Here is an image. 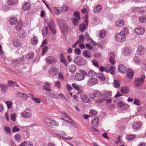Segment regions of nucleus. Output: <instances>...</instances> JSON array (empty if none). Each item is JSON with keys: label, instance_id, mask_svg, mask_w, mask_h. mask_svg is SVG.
Masks as SVG:
<instances>
[{"label": "nucleus", "instance_id": "ddd939ff", "mask_svg": "<svg viewBox=\"0 0 146 146\" xmlns=\"http://www.w3.org/2000/svg\"><path fill=\"white\" fill-rule=\"evenodd\" d=\"M84 60V59L80 56H76L74 58L73 60V62L79 66L82 65V64L80 63V62Z\"/></svg>", "mask_w": 146, "mask_h": 146}, {"label": "nucleus", "instance_id": "79ce46f5", "mask_svg": "<svg viewBox=\"0 0 146 146\" xmlns=\"http://www.w3.org/2000/svg\"><path fill=\"white\" fill-rule=\"evenodd\" d=\"M129 32V29L126 27H123L122 30L120 32L121 33L124 34L125 35L128 34Z\"/></svg>", "mask_w": 146, "mask_h": 146}, {"label": "nucleus", "instance_id": "4c0bfd02", "mask_svg": "<svg viewBox=\"0 0 146 146\" xmlns=\"http://www.w3.org/2000/svg\"><path fill=\"white\" fill-rule=\"evenodd\" d=\"M18 3V0H8V4L9 5H15Z\"/></svg>", "mask_w": 146, "mask_h": 146}, {"label": "nucleus", "instance_id": "774afa93", "mask_svg": "<svg viewBox=\"0 0 146 146\" xmlns=\"http://www.w3.org/2000/svg\"><path fill=\"white\" fill-rule=\"evenodd\" d=\"M90 114H91V115H95L97 114V111L96 110H91L89 113Z\"/></svg>", "mask_w": 146, "mask_h": 146}, {"label": "nucleus", "instance_id": "f704fd0d", "mask_svg": "<svg viewBox=\"0 0 146 146\" xmlns=\"http://www.w3.org/2000/svg\"><path fill=\"white\" fill-rule=\"evenodd\" d=\"M62 7H55L54 9V11L56 14L59 15L60 13L62 12Z\"/></svg>", "mask_w": 146, "mask_h": 146}, {"label": "nucleus", "instance_id": "473e14b6", "mask_svg": "<svg viewBox=\"0 0 146 146\" xmlns=\"http://www.w3.org/2000/svg\"><path fill=\"white\" fill-rule=\"evenodd\" d=\"M24 61L23 56H22L20 58L19 60H17L14 61L13 63V64L15 66H17L18 65L20 64L21 62H22Z\"/></svg>", "mask_w": 146, "mask_h": 146}, {"label": "nucleus", "instance_id": "b1692460", "mask_svg": "<svg viewBox=\"0 0 146 146\" xmlns=\"http://www.w3.org/2000/svg\"><path fill=\"white\" fill-rule=\"evenodd\" d=\"M96 76L99 79L102 81H104L106 80V77L102 73H98L96 74Z\"/></svg>", "mask_w": 146, "mask_h": 146}, {"label": "nucleus", "instance_id": "8fccbe9b", "mask_svg": "<svg viewBox=\"0 0 146 146\" xmlns=\"http://www.w3.org/2000/svg\"><path fill=\"white\" fill-rule=\"evenodd\" d=\"M132 9L133 11L135 12H143V11L142 10V9L141 8L136 7L133 8Z\"/></svg>", "mask_w": 146, "mask_h": 146}, {"label": "nucleus", "instance_id": "6e6d98bb", "mask_svg": "<svg viewBox=\"0 0 146 146\" xmlns=\"http://www.w3.org/2000/svg\"><path fill=\"white\" fill-rule=\"evenodd\" d=\"M99 70L101 72L105 71L106 72H109L108 69L105 67L101 66L99 68Z\"/></svg>", "mask_w": 146, "mask_h": 146}, {"label": "nucleus", "instance_id": "69168bd1", "mask_svg": "<svg viewBox=\"0 0 146 146\" xmlns=\"http://www.w3.org/2000/svg\"><path fill=\"white\" fill-rule=\"evenodd\" d=\"M32 100L38 104L40 103L41 102L40 99L38 98H36L34 97H33V98H32Z\"/></svg>", "mask_w": 146, "mask_h": 146}, {"label": "nucleus", "instance_id": "3c124183", "mask_svg": "<svg viewBox=\"0 0 146 146\" xmlns=\"http://www.w3.org/2000/svg\"><path fill=\"white\" fill-rule=\"evenodd\" d=\"M94 75L96 76V72L94 70H90L87 73V76H93Z\"/></svg>", "mask_w": 146, "mask_h": 146}, {"label": "nucleus", "instance_id": "1a4fd4ad", "mask_svg": "<svg viewBox=\"0 0 146 146\" xmlns=\"http://www.w3.org/2000/svg\"><path fill=\"white\" fill-rule=\"evenodd\" d=\"M97 83L98 80L95 78H91L87 81V84L90 87L96 84Z\"/></svg>", "mask_w": 146, "mask_h": 146}, {"label": "nucleus", "instance_id": "864d4df0", "mask_svg": "<svg viewBox=\"0 0 146 146\" xmlns=\"http://www.w3.org/2000/svg\"><path fill=\"white\" fill-rule=\"evenodd\" d=\"M129 108V106L127 104H124L120 110L122 111L126 110Z\"/></svg>", "mask_w": 146, "mask_h": 146}, {"label": "nucleus", "instance_id": "a19ab883", "mask_svg": "<svg viewBox=\"0 0 146 146\" xmlns=\"http://www.w3.org/2000/svg\"><path fill=\"white\" fill-rule=\"evenodd\" d=\"M13 45L15 47H19L20 46V42L18 39L14 40L13 41Z\"/></svg>", "mask_w": 146, "mask_h": 146}, {"label": "nucleus", "instance_id": "ea45409f", "mask_svg": "<svg viewBox=\"0 0 146 146\" xmlns=\"http://www.w3.org/2000/svg\"><path fill=\"white\" fill-rule=\"evenodd\" d=\"M139 21L141 23H146V15L141 16L139 17Z\"/></svg>", "mask_w": 146, "mask_h": 146}, {"label": "nucleus", "instance_id": "0eeeda50", "mask_svg": "<svg viewBox=\"0 0 146 146\" xmlns=\"http://www.w3.org/2000/svg\"><path fill=\"white\" fill-rule=\"evenodd\" d=\"M62 113L64 118H61L62 119L64 120L69 123H71L72 125H73L74 124V121L69 117L67 114L65 113L64 112H62Z\"/></svg>", "mask_w": 146, "mask_h": 146}, {"label": "nucleus", "instance_id": "9d476101", "mask_svg": "<svg viewBox=\"0 0 146 146\" xmlns=\"http://www.w3.org/2000/svg\"><path fill=\"white\" fill-rule=\"evenodd\" d=\"M46 122L47 125L49 126L53 127L57 125L56 121L53 119H48L46 120Z\"/></svg>", "mask_w": 146, "mask_h": 146}, {"label": "nucleus", "instance_id": "7ed1b4c3", "mask_svg": "<svg viewBox=\"0 0 146 146\" xmlns=\"http://www.w3.org/2000/svg\"><path fill=\"white\" fill-rule=\"evenodd\" d=\"M145 76L144 74H142L134 80V84L137 86H141L143 84Z\"/></svg>", "mask_w": 146, "mask_h": 146}, {"label": "nucleus", "instance_id": "9b49d317", "mask_svg": "<svg viewBox=\"0 0 146 146\" xmlns=\"http://www.w3.org/2000/svg\"><path fill=\"white\" fill-rule=\"evenodd\" d=\"M0 88L1 92L5 94L8 88V86L4 83L0 84Z\"/></svg>", "mask_w": 146, "mask_h": 146}, {"label": "nucleus", "instance_id": "6ab92c4d", "mask_svg": "<svg viewBox=\"0 0 146 146\" xmlns=\"http://www.w3.org/2000/svg\"><path fill=\"white\" fill-rule=\"evenodd\" d=\"M76 66L73 64L70 65L68 67L69 71L72 74L76 72Z\"/></svg>", "mask_w": 146, "mask_h": 146}, {"label": "nucleus", "instance_id": "cd10ccee", "mask_svg": "<svg viewBox=\"0 0 146 146\" xmlns=\"http://www.w3.org/2000/svg\"><path fill=\"white\" fill-rule=\"evenodd\" d=\"M112 93L111 91H106L104 92L103 97L105 98H109L112 95Z\"/></svg>", "mask_w": 146, "mask_h": 146}, {"label": "nucleus", "instance_id": "58836bf2", "mask_svg": "<svg viewBox=\"0 0 146 146\" xmlns=\"http://www.w3.org/2000/svg\"><path fill=\"white\" fill-rule=\"evenodd\" d=\"M43 89L48 92L51 91L50 85L48 83H46L45 84L43 87Z\"/></svg>", "mask_w": 146, "mask_h": 146}, {"label": "nucleus", "instance_id": "f8f14e48", "mask_svg": "<svg viewBox=\"0 0 146 146\" xmlns=\"http://www.w3.org/2000/svg\"><path fill=\"white\" fill-rule=\"evenodd\" d=\"M145 51V48L141 45L139 46L137 51V54L140 56L143 55Z\"/></svg>", "mask_w": 146, "mask_h": 146}, {"label": "nucleus", "instance_id": "bb28decb", "mask_svg": "<svg viewBox=\"0 0 146 146\" xmlns=\"http://www.w3.org/2000/svg\"><path fill=\"white\" fill-rule=\"evenodd\" d=\"M9 23L11 25H15L17 22V20L16 17H12L9 20Z\"/></svg>", "mask_w": 146, "mask_h": 146}, {"label": "nucleus", "instance_id": "dca6fc26", "mask_svg": "<svg viewBox=\"0 0 146 146\" xmlns=\"http://www.w3.org/2000/svg\"><path fill=\"white\" fill-rule=\"evenodd\" d=\"M80 97L82 101L84 102L88 103L90 102V98L86 94H82L80 95Z\"/></svg>", "mask_w": 146, "mask_h": 146}, {"label": "nucleus", "instance_id": "a18cd8bd", "mask_svg": "<svg viewBox=\"0 0 146 146\" xmlns=\"http://www.w3.org/2000/svg\"><path fill=\"white\" fill-rule=\"evenodd\" d=\"M109 72H110L112 74H115V68L114 66H111L108 69Z\"/></svg>", "mask_w": 146, "mask_h": 146}, {"label": "nucleus", "instance_id": "f257e3e1", "mask_svg": "<svg viewBox=\"0 0 146 146\" xmlns=\"http://www.w3.org/2000/svg\"><path fill=\"white\" fill-rule=\"evenodd\" d=\"M93 95L94 96L95 99L94 102L98 104L102 103L104 100L103 98V96L101 92L98 90H94L93 91Z\"/></svg>", "mask_w": 146, "mask_h": 146}, {"label": "nucleus", "instance_id": "39448f33", "mask_svg": "<svg viewBox=\"0 0 146 146\" xmlns=\"http://www.w3.org/2000/svg\"><path fill=\"white\" fill-rule=\"evenodd\" d=\"M134 33L137 35H142L143 34L145 30L144 28L140 26H139L135 28L134 30Z\"/></svg>", "mask_w": 146, "mask_h": 146}, {"label": "nucleus", "instance_id": "c85d7f7f", "mask_svg": "<svg viewBox=\"0 0 146 146\" xmlns=\"http://www.w3.org/2000/svg\"><path fill=\"white\" fill-rule=\"evenodd\" d=\"M38 38L36 36H34L31 39V43L33 45H36L38 43Z\"/></svg>", "mask_w": 146, "mask_h": 146}, {"label": "nucleus", "instance_id": "49530a36", "mask_svg": "<svg viewBox=\"0 0 146 146\" xmlns=\"http://www.w3.org/2000/svg\"><path fill=\"white\" fill-rule=\"evenodd\" d=\"M133 104L137 106H140L141 105V102L139 99L135 98L134 99Z\"/></svg>", "mask_w": 146, "mask_h": 146}, {"label": "nucleus", "instance_id": "72a5a7b5", "mask_svg": "<svg viewBox=\"0 0 146 146\" xmlns=\"http://www.w3.org/2000/svg\"><path fill=\"white\" fill-rule=\"evenodd\" d=\"M30 7V4L26 2L23 5L22 9L24 11H27L29 9Z\"/></svg>", "mask_w": 146, "mask_h": 146}, {"label": "nucleus", "instance_id": "f03ea898", "mask_svg": "<svg viewBox=\"0 0 146 146\" xmlns=\"http://www.w3.org/2000/svg\"><path fill=\"white\" fill-rule=\"evenodd\" d=\"M79 72V73H76L75 75L76 79L79 81L84 80L85 79V76H87V72L84 70H80Z\"/></svg>", "mask_w": 146, "mask_h": 146}, {"label": "nucleus", "instance_id": "a211bd4d", "mask_svg": "<svg viewBox=\"0 0 146 146\" xmlns=\"http://www.w3.org/2000/svg\"><path fill=\"white\" fill-rule=\"evenodd\" d=\"M142 126V123L140 121H136L132 126L133 128L135 130L139 129Z\"/></svg>", "mask_w": 146, "mask_h": 146}, {"label": "nucleus", "instance_id": "0e129e2a", "mask_svg": "<svg viewBox=\"0 0 146 146\" xmlns=\"http://www.w3.org/2000/svg\"><path fill=\"white\" fill-rule=\"evenodd\" d=\"M15 138L18 141H20L21 140V136L19 134H17L15 135Z\"/></svg>", "mask_w": 146, "mask_h": 146}, {"label": "nucleus", "instance_id": "e433bc0d", "mask_svg": "<svg viewBox=\"0 0 146 146\" xmlns=\"http://www.w3.org/2000/svg\"><path fill=\"white\" fill-rule=\"evenodd\" d=\"M124 22L123 20H120L115 22V25L117 27H122L124 24Z\"/></svg>", "mask_w": 146, "mask_h": 146}, {"label": "nucleus", "instance_id": "c03bdc74", "mask_svg": "<svg viewBox=\"0 0 146 146\" xmlns=\"http://www.w3.org/2000/svg\"><path fill=\"white\" fill-rule=\"evenodd\" d=\"M48 33V27H46L43 28L42 31V34L44 37Z\"/></svg>", "mask_w": 146, "mask_h": 146}, {"label": "nucleus", "instance_id": "680f3d73", "mask_svg": "<svg viewBox=\"0 0 146 146\" xmlns=\"http://www.w3.org/2000/svg\"><path fill=\"white\" fill-rule=\"evenodd\" d=\"M48 48L47 46H45L43 48L42 53V55L43 56L44 54L47 52Z\"/></svg>", "mask_w": 146, "mask_h": 146}, {"label": "nucleus", "instance_id": "423d86ee", "mask_svg": "<svg viewBox=\"0 0 146 146\" xmlns=\"http://www.w3.org/2000/svg\"><path fill=\"white\" fill-rule=\"evenodd\" d=\"M25 110L27 111H25L22 112L21 115L22 117L25 118H30L31 115V111L30 109H27Z\"/></svg>", "mask_w": 146, "mask_h": 146}, {"label": "nucleus", "instance_id": "4468645a", "mask_svg": "<svg viewBox=\"0 0 146 146\" xmlns=\"http://www.w3.org/2000/svg\"><path fill=\"white\" fill-rule=\"evenodd\" d=\"M56 60V58L52 56H49L46 59V62L50 64H51L54 63Z\"/></svg>", "mask_w": 146, "mask_h": 146}, {"label": "nucleus", "instance_id": "c9c22d12", "mask_svg": "<svg viewBox=\"0 0 146 146\" xmlns=\"http://www.w3.org/2000/svg\"><path fill=\"white\" fill-rule=\"evenodd\" d=\"M133 74L134 72L132 70H128L127 74V76L128 78L131 79L132 78Z\"/></svg>", "mask_w": 146, "mask_h": 146}, {"label": "nucleus", "instance_id": "f3484780", "mask_svg": "<svg viewBox=\"0 0 146 146\" xmlns=\"http://www.w3.org/2000/svg\"><path fill=\"white\" fill-rule=\"evenodd\" d=\"M115 54L113 52H111L110 53V61L112 65L114 64L115 62Z\"/></svg>", "mask_w": 146, "mask_h": 146}, {"label": "nucleus", "instance_id": "aec40b11", "mask_svg": "<svg viewBox=\"0 0 146 146\" xmlns=\"http://www.w3.org/2000/svg\"><path fill=\"white\" fill-rule=\"evenodd\" d=\"M46 22L49 28H55L56 27L55 23L52 19H49Z\"/></svg>", "mask_w": 146, "mask_h": 146}, {"label": "nucleus", "instance_id": "4d7b16f0", "mask_svg": "<svg viewBox=\"0 0 146 146\" xmlns=\"http://www.w3.org/2000/svg\"><path fill=\"white\" fill-rule=\"evenodd\" d=\"M73 14L74 17H76L75 18H78L79 19H80V13L78 11H74Z\"/></svg>", "mask_w": 146, "mask_h": 146}, {"label": "nucleus", "instance_id": "603ef678", "mask_svg": "<svg viewBox=\"0 0 146 146\" xmlns=\"http://www.w3.org/2000/svg\"><path fill=\"white\" fill-rule=\"evenodd\" d=\"M34 57V53L33 52H31L29 53L27 55L26 57V58L27 59L32 58Z\"/></svg>", "mask_w": 146, "mask_h": 146}, {"label": "nucleus", "instance_id": "6e6552de", "mask_svg": "<svg viewBox=\"0 0 146 146\" xmlns=\"http://www.w3.org/2000/svg\"><path fill=\"white\" fill-rule=\"evenodd\" d=\"M57 69L54 66H52L48 70V73L51 76H55L57 73Z\"/></svg>", "mask_w": 146, "mask_h": 146}, {"label": "nucleus", "instance_id": "e2e57ef3", "mask_svg": "<svg viewBox=\"0 0 146 146\" xmlns=\"http://www.w3.org/2000/svg\"><path fill=\"white\" fill-rule=\"evenodd\" d=\"M80 19L78 18H74L73 19V22L74 26H77L78 23V21Z\"/></svg>", "mask_w": 146, "mask_h": 146}, {"label": "nucleus", "instance_id": "5fc2aeb1", "mask_svg": "<svg viewBox=\"0 0 146 146\" xmlns=\"http://www.w3.org/2000/svg\"><path fill=\"white\" fill-rule=\"evenodd\" d=\"M114 86L115 88H118L119 86V82L118 80H114Z\"/></svg>", "mask_w": 146, "mask_h": 146}, {"label": "nucleus", "instance_id": "338daca9", "mask_svg": "<svg viewBox=\"0 0 146 146\" xmlns=\"http://www.w3.org/2000/svg\"><path fill=\"white\" fill-rule=\"evenodd\" d=\"M58 97H56V98H61V99H65V100H66L64 95L62 93H60L58 95Z\"/></svg>", "mask_w": 146, "mask_h": 146}, {"label": "nucleus", "instance_id": "a878e982", "mask_svg": "<svg viewBox=\"0 0 146 146\" xmlns=\"http://www.w3.org/2000/svg\"><path fill=\"white\" fill-rule=\"evenodd\" d=\"M99 119L95 118L94 119L92 122V125L94 127H97L98 125Z\"/></svg>", "mask_w": 146, "mask_h": 146}, {"label": "nucleus", "instance_id": "393cba45", "mask_svg": "<svg viewBox=\"0 0 146 146\" xmlns=\"http://www.w3.org/2000/svg\"><path fill=\"white\" fill-rule=\"evenodd\" d=\"M102 9V7L100 5H98L93 9V11L95 13L100 12Z\"/></svg>", "mask_w": 146, "mask_h": 146}, {"label": "nucleus", "instance_id": "2f4dec72", "mask_svg": "<svg viewBox=\"0 0 146 146\" xmlns=\"http://www.w3.org/2000/svg\"><path fill=\"white\" fill-rule=\"evenodd\" d=\"M86 24L83 23H81L79 26V30L82 32H83L86 29V27H87Z\"/></svg>", "mask_w": 146, "mask_h": 146}, {"label": "nucleus", "instance_id": "37998d69", "mask_svg": "<svg viewBox=\"0 0 146 146\" xmlns=\"http://www.w3.org/2000/svg\"><path fill=\"white\" fill-rule=\"evenodd\" d=\"M135 135L133 134L127 135L126 136L127 139L129 141H131L135 137Z\"/></svg>", "mask_w": 146, "mask_h": 146}, {"label": "nucleus", "instance_id": "09e8293b", "mask_svg": "<svg viewBox=\"0 0 146 146\" xmlns=\"http://www.w3.org/2000/svg\"><path fill=\"white\" fill-rule=\"evenodd\" d=\"M106 35V31L104 30H102L100 33V37L101 38H104L105 36Z\"/></svg>", "mask_w": 146, "mask_h": 146}, {"label": "nucleus", "instance_id": "13d9d810", "mask_svg": "<svg viewBox=\"0 0 146 146\" xmlns=\"http://www.w3.org/2000/svg\"><path fill=\"white\" fill-rule=\"evenodd\" d=\"M136 64H138L140 61V58L139 56H136L133 58Z\"/></svg>", "mask_w": 146, "mask_h": 146}, {"label": "nucleus", "instance_id": "7c9ffc66", "mask_svg": "<svg viewBox=\"0 0 146 146\" xmlns=\"http://www.w3.org/2000/svg\"><path fill=\"white\" fill-rule=\"evenodd\" d=\"M23 23L21 20H19L18 23H17L16 27L17 30H19L21 29L23 26Z\"/></svg>", "mask_w": 146, "mask_h": 146}, {"label": "nucleus", "instance_id": "412c9836", "mask_svg": "<svg viewBox=\"0 0 146 146\" xmlns=\"http://www.w3.org/2000/svg\"><path fill=\"white\" fill-rule=\"evenodd\" d=\"M121 92L124 94H127L129 92V88L128 86H124L121 89Z\"/></svg>", "mask_w": 146, "mask_h": 146}, {"label": "nucleus", "instance_id": "20e7f679", "mask_svg": "<svg viewBox=\"0 0 146 146\" xmlns=\"http://www.w3.org/2000/svg\"><path fill=\"white\" fill-rule=\"evenodd\" d=\"M115 40L119 42H123L126 39L125 35L122 34L120 32L117 33L115 36Z\"/></svg>", "mask_w": 146, "mask_h": 146}, {"label": "nucleus", "instance_id": "2eb2a0df", "mask_svg": "<svg viewBox=\"0 0 146 146\" xmlns=\"http://www.w3.org/2000/svg\"><path fill=\"white\" fill-rule=\"evenodd\" d=\"M118 71L121 73H125L127 72V68L123 65L120 64L118 66Z\"/></svg>", "mask_w": 146, "mask_h": 146}, {"label": "nucleus", "instance_id": "5701e85b", "mask_svg": "<svg viewBox=\"0 0 146 146\" xmlns=\"http://www.w3.org/2000/svg\"><path fill=\"white\" fill-rule=\"evenodd\" d=\"M132 52V50L128 47H126L124 49L123 54L124 55H129Z\"/></svg>", "mask_w": 146, "mask_h": 146}, {"label": "nucleus", "instance_id": "c756f323", "mask_svg": "<svg viewBox=\"0 0 146 146\" xmlns=\"http://www.w3.org/2000/svg\"><path fill=\"white\" fill-rule=\"evenodd\" d=\"M17 95L20 97L22 98L24 100H26L28 98V96L25 94L21 92H18Z\"/></svg>", "mask_w": 146, "mask_h": 146}, {"label": "nucleus", "instance_id": "de8ad7c7", "mask_svg": "<svg viewBox=\"0 0 146 146\" xmlns=\"http://www.w3.org/2000/svg\"><path fill=\"white\" fill-rule=\"evenodd\" d=\"M62 31L64 32H67L68 31V27L66 25H63L62 26H60Z\"/></svg>", "mask_w": 146, "mask_h": 146}, {"label": "nucleus", "instance_id": "052dcab7", "mask_svg": "<svg viewBox=\"0 0 146 146\" xmlns=\"http://www.w3.org/2000/svg\"><path fill=\"white\" fill-rule=\"evenodd\" d=\"M87 41L89 43L91 44V45H93V46H95V42L92 40V39L91 38L88 39L87 40Z\"/></svg>", "mask_w": 146, "mask_h": 146}, {"label": "nucleus", "instance_id": "4be33fe9", "mask_svg": "<svg viewBox=\"0 0 146 146\" xmlns=\"http://www.w3.org/2000/svg\"><path fill=\"white\" fill-rule=\"evenodd\" d=\"M82 54L85 58H90L92 57V55L90 52L88 50H84L83 51Z\"/></svg>", "mask_w": 146, "mask_h": 146}, {"label": "nucleus", "instance_id": "bf43d9fd", "mask_svg": "<svg viewBox=\"0 0 146 146\" xmlns=\"http://www.w3.org/2000/svg\"><path fill=\"white\" fill-rule=\"evenodd\" d=\"M4 129V131L7 133H9L11 132V130L10 128L8 126L5 127Z\"/></svg>", "mask_w": 146, "mask_h": 146}]
</instances>
